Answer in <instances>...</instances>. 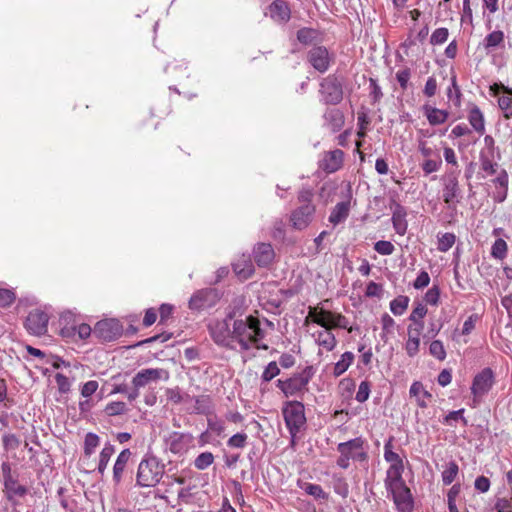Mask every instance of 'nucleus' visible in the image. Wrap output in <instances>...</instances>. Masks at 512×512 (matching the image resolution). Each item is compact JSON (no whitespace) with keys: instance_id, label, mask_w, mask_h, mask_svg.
Instances as JSON below:
<instances>
[{"instance_id":"0eeeda50","label":"nucleus","mask_w":512,"mask_h":512,"mask_svg":"<svg viewBox=\"0 0 512 512\" xmlns=\"http://www.w3.org/2000/svg\"><path fill=\"white\" fill-rule=\"evenodd\" d=\"M320 93L327 104L336 105L343 99L342 83L335 75H329L320 83Z\"/></svg>"},{"instance_id":"ddd939ff","label":"nucleus","mask_w":512,"mask_h":512,"mask_svg":"<svg viewBox=\"0 0 512 512\" xmlns=\"http://www.w3.org/2000/svg\"><path fill=\"white\" fill-rule=\"evenodd\" d=\"M308 62L317 71L324 73L330 65L328 50L323 46H316L309 50L307 55Z\"/></svg>"},{"instance_id":"5701e85b","label":"nucleus","mask_w":512,"mask_h":512,"mask_svg":"<svg viewBox=\"0 0 512 512\" xmlns=\"http://www.w3.org/2000/svg\"><path fill=\"white\" fill-rule=\"evenodd\" d=\"M131 451L129 449H124L120 452L117 457V460L113 467V479L116 483H119L122 479V474L125 470V467L130 459Z\"/></svg>"},{"instance_id":"58836bf2","label":"nucleus","mask_w":512,"mask_h":512,"mask_svg":"<svg viewBox=\"0 0 512 512\" xmlns=\"http://www.w3.org/2000/svg\"><path fill=\"white\" fill-rule=\"evenodd\" d=\"M128 408L122 401L108 403L104 409L107 416H118L127 413Z\"/></svg>"},{"instance_id":"e2e57ef3","label":"nucleus","mask_w":512,"mask_h":512,"mask_svg":"<svg viewBox=\"0 0 512 512\" xmlns=\"http://www.w3.org/2000/svg\"><path fill=\"white\" fill-rule=\"evenodd\" d=\"M418 150L425 159H428L434 155L438 156L434 149L428 146L427 141L422 139L418 140Z\"/></svg>"},{"instance_id":"a19ab883","label":"nucleus","mask_w":512,"mask_h":512,"mask_svg":"<svg viewBox=\"0 0 512 512\" xmlns=\"http://www.w3.org/2000/svg\"><path fill=\"white\" fill-rule=\"evenodd\" d=\"M429 353L440 361L446 358V350L440 340H434L431 342L429 346Z\"/></svg>"},{"instance_id":"2eb2a0df","label":"nucleus","mask_w":512,"mask_h":512,"mask_svg":"<svg viewBox=\"0 0 512 512\" xmlns=\"http://www.w3.org/2000/svg\"><path fill=\"white\" fill-rule=\"evenodd\" d=\"M460 192L458 178L454 172H450L444 182L443 200L446 204L451 205L455 202Z\"/></svg>"},{"instance_id":"c9c22d12","label":"nucleus","mask_w":512,"mask_h":512,"mask_svg":"<svg viewBox=\"0 0 512 512\" xmlns=\"http://www.w3.org/2000/svg\"><path fill=\"white\" fill-rule=\"evenodd\" d=\"M409 297L400 295L390 302V310L394 315H402L408 308Z\"/></svg>"},{"instance_id":"5fc2aeb1","label":"nucleus","mask_w":512,"mask_h":512,"mask_svg":"<svg viewBox=\"0 0 512 512\" xmlns=\"http://www.w3.org/2000/svg\"><path fill=\"white\" fill-rule=\"evenodd\" d=\"M374 249L381 255H391L395 248L390 241L380 240L375 243Z\"/></svg>"},{"instance_id":"6e6d98bb","label":"nucleus","mask_w":512,"mask_h":512,"mask_svg":"<svg viewBox=\"0 0 512 512\" xmlns=\"http://www.w3.org/2000/svg\"><path fill=\"white\" fill-rule=\"evenodd\" d=\"M369 394H370V383L368 381H363L359 385L355 399L358 402L363 403L368 399Z\"/></svg>"},{"instance_id":"c756f323","label":"nucleus","mask_w":512,"mask_h":512,"mask_svg":"<svg viewBox=\"0 0 512 512\" xmlns=\"http://www.w3.org/2000/svg\"><path fill=\"white\" fill-rule=\"evenodd\" d=\"M504 33L500 30H495L489 33L484 39V48L490 52L495 48L503 45Z\"/></svg>"},{"instance_id":"72a5a7b5","label":"nucleus","mask_w":512,"mask_h":512,"mask_svg":"<svg viewBox=\"0 0 512 512\" xmlns=\"http://www.w3.org/2000/svg\"><path fill=\"white\" fill-rule=\"evenodd\" d=\"M354 354L352 352H345L342 354L341 359L335 364L333 374L338 377L342 375L352 364Z\"/></svg>"},{"instance_id":"393cba45","label":"nucleus","mask_w":512,"mask_h":512,"mask_svg":"<svg viewBox=\"0 0 512 512\" xmlns=\"http://www.w3.org/2000/svg\"><path fill=\"white\" fill-rule=\"evenodd\" d=\"M332 316L333 312L324 309L317 310L316 308H311L309 312V317L312 319V321L324 327L325 329H330Z\"/></svg>"},{"instance_id":"0e129e2a","label":"nucleus","mask_w":512,"mask_h":512,"mask_svg":"<svg viewBox=\"0 0 512 512\" xmlns=\"http://www.w3.org/2000/svg\"><path fill=\"white\" fill-rule=\"evenodd\" d=\"M427 314V308L419 303L410 314L409 320L412 322H418V320H422Z\"/></svg>"},{"instance_id":"7ed1b4c3","label":"nucleus","mask_w":512,"mask_h":512,"mask_svg":"<svg viewBox=\"0 0 512 512\" xmlns=\"http://www.w3.org/2000/svg\"><path fill=\"white\" fill-rule=\"evenodd\" d=\"M340 457L337 460L339 467L347 469L350 460L364 461L367 454L363 449V440L361 438H354L348 442L340 443L337 447Z\"/></svg>"},{"instance_id":"f03ea898","label":"nucleus","mask_w":512,"mask_h":512,"mask_svg":"<svg viewBox=\"0 0 512 512\" xmlns=\"http://www.w3.org/2000/svg\"><path fill=\"white\" fill-rule=\"evenodd\" d=\"M314 375L312 366L305 367L300 373L286 380H277V387L286 397L294 396L307 390V385Z\"/></svg>"},{"instance_id":"2f4dec72","label":"nucleus","mask_w":512,"mask_h":512,"mask_svg":"<svg viewBox=\"0 0 512 512\" xmlns=\"http://www.w3.org/2000/svg\"><path fill=\"white\" fill-rule=\"evenodd\" d=\"M412 326L408 327V340L405 344V350L409 357H414L419 352L420 336L412 335Z\"/></svg>"},{"instance_id":"cd10ccee","label":"nucleus","mask_w":512,"mask_h":512,"mask_svg":"<svg viewBox=\"0 0 512 512\" xmlns=\"http://www.w3.org/2000/svg\"><path fill=\"white\" fill-rule=\"evenodd\" d=\"M409 393L411 396H414L416 398L417 404L421 408L427 407V402L425 401V398H431L432 395L426 391L420 382H414L409 390Z\"/></svg>"},{"instance_id":"4d7b16f0","label":"nucleus","mask_w":512,"mask_h":512,"mask_svg":"<svg viewBox=\"0 0 512 512\" xmlns=\"http://www.w3.org/2000/svg\"><path fill=\"white\" fill-rule=\"evenodd\" d=\"M315 38V31L310 28H302L297 32V39L301 43L308 44Z\"/></svg>"},{"instance_id":"69168bd1","label":"nucleus","mask_w":512,"mask_h":512,"mask_svg":"<svg viewBox=\"0 0 512 512\" xmlns=\"http://www.w3.org/2000/svg\"><path fill=\"white\" fill-rule=\"evenodd\" d=\"M98 389V382L95 380H90L86 382L81 389V395L85 398L90 397L92 394L96 392Z\"/></svg>"},{"instance_id":"49530a36","label":"nucleus","mask_w":512,"mask_h":512,"mask_svg":"<svg viewBox=\"0 0 512 512\" xmlns=\"http://www.w3.org/2000/svg\"><path fill=\"white\" fill-rule=\"evenodd\" d=\"M99 444V437L94 433H88L84 441V453L90 456Z\"/></svg>"},{"instance_id":"20e7f679","label":"nucleus","mask_w":512,"mask_h":512,"mask_svg":"<svg viewBox=\"0 0 512 512\" xmlns=\"http://www.w3.org/2000/svg\"><path fill=\"white\" fill-rule=\"evenodd\" d=\"M282 413L292 438L296 437L306 423L304 405L299 401H289L283 407Z\"/></svg>"},{"instance_id":"680f3d73","label":"nucleus","mask_w":512,"mask_h":512,"mask_svg":"<svg viewBox=\"0 0 512 512\" xmlns=\"http://www.w3.org/2000/svg\"><path fill=\"white\" fill-rule=\"evenodd\" d=\"M55 380H56V383H57V386H58V390L60 393H67L69 392L70 390V382H69V379L64 376L63 374L61 373H57L55 375Z\"/></svg>"},{"instance_id":"412c9836","label":"nucleus","mask_w":512,"mask_h":512,"mask_svg":"<svg viewBox=\"0 0 512 512\" xmlns=\"http://www.w3.org/2000/svg\"><path fill=\"white\" fill-rule=\"evenodd\" d=\"M403 470V463L390 465L387 471V477L385 481L387 488L395 487L405 483L402 478Z\"/></svg>"},{"instance_id":"3c124183","label":"nucleus","mask_w":512,"mask_h":512,"mask_svg":"<svg viewBox=\"0 0 512 512\" xmlns=\"http://www.w3.org/2000/svg\"><path fill=\"white\" fill-rule=\"evenodd\" d=\"M211 409V400L208 396H199L195 399V410L197 413L206 414Z\"/></svg>"},{"instance_id":"774afa93","label":"nucleus","mask_w":512,"mask_h":512,"mask_svg":"<svg viewBox=\"0 0 512 512\" xmlns=\"http://www.w3.org/2000/svg\"><path fill=\"white\" fill-rule=\"evenodd\" d=\"M246 439V434L237 433L228 440V445L231 447L242 448L245 445Z\"/></svg>"},{"instance_id":"603ef678","label":"nucleus","mask_w":512,"mask_h":512,"mask_svg":"<svg viewBox=\"0 0 512 512\" xmlns=\"http://www.w3.org/2000/svg\"><path fill=\"white\" fill-rule=\"evenodd\" d=\"M448 35L449 32L447 28H438L432 33L430 37V43L432 45L442 44L447 40Z\"/></svg>"},{"instance_id":"052dcab7","label":"nucleus","mask_w":512,"mask_h":512,"mask_svg":"<svg viewBox=\"0 0 512 512\" xmlns=\"http://www.w3.org/2000/svg\"><path fill=\"white\" fill-rule=\"evenodd\" d=\"M494 508L497 512H512V499L498 498Z\"/></svg>"},{"instance_id":"39448f33","label":"nucleus","mask_w":512,"mask_h":512,"mask_svg":"<svg viewBox=\"0 0 512 512\" xmlns=\"http://www.w3.org/2000/svg\"><path fill=\"white\" fill-rule=\"evenodd\" d=\"M494 384L495 374L489 367L482 369L474 376L471 385L474 407H476L482 401V398L489 393Z\"/></svg>"},{"instance_id":"de8ad7c7","label":"nucleus","mask_w":512,"mask_h":512,"mask_svg":"<svg viewBox=\"0 0 512 512\" xmlns=\"http://www.w3.org/2000/svg\"><path fill=\"white\" fill-rule=\"evenodd\" d=\"M328 119L330 120L331 129L333 132L340 130L344 124L343 114L339 110L331 111L328 114Z\"/></svg>"},{"instance_id":"473e14b6","label":"nucleus","mask_w":512,"mask_h":512,"mask_svg":"<svg viewBox=\"0 0 512 512\" xmlns=\"http://www.w3.org/2000/svg\"><path fill=\"white\" fill-rule=\"evenodd\" d=\"M349 206L347 203H338L329 216V221L338 224L348 216Z\"/></svg>"},{"instance_id":"f8f14e48","label":"nucleus","mask_w":512,"mask_h":512,"mask_svg":"<svg viewBox=\"0 0 512 512\" xmlns=\"http://www.w3.org/2000/svg\"><path fill=\"white\" fill-rule=\"evenodd\" d=\"M388 490L392 493L394 503L399 512H412L413 498L410 489L405 483L395 487H390Z\"/></svg>"},{"instance_id":"b1692460","label":"nucleus","mask_w":512,"mask_h":512,"mask_svg":"<svg viewBox=\"0 0 512 512\" xmlns=\"http://www.w3.org/2000/svg\"><path fill=\"white\" fill-rule=\"evenodd\" d=\"M425 115L431 125L443 124L448 118V112L429 105L423 107Z\"/></svg>"},{"instance_id":"6ab92c4d","label":"nucleus","mask_w":512,"mask_h":512,"mask_svg":"<svg viewBox=\"0 0 512 512\" xmlns=\"http://www.w3.org/2000/svg\"><path fill=\"white\" fill-rule=\"evenodd\" d=\"M391 209L393 210L392 222L394 229L398 234L404 235L407 230V222L405 220L406 210L403 206L396 202L393 203Z\"/></svg>"},{"instance_id":"c85d7f7f","label":"nucleus","mask_w":512,"mask_h":512,"mask_svg":"<svg viewBox=\"0 0 512 512\" xmlns=\"http://www.w3.org/2000/svg\"><path fill=\"white\" fill-rule=\"evenodd\" d=\"M233 270L242 279H248L254 272L251 261L244 257L233 264Z\"/></svg>"},{"instance_id":"f257e3e1","label":"nucleus","mask_w":512,"mask_h":512,"mask_svg":"<svg viewBox=\"0 0 512 512\" xmlns=\"http://www.w3.org/2000/svg\"><path fill=\"white\" fill-rule=\"evenodd\" d=\"M164 475V465L155 457L144 458L138 466L136 480L141 487L156 486Z\"/></svg>"},{"instance_id":"a878e982","label":"nucleus","mask_w":512,"mask_h":512,"mask_svg":"<svg viewBox=\"0 0 512 512\" xmlns=\"http://www.w3.org/2000/svg\"><path fill=\"white\" fill-rule=\"evenodd\" d=\"M468 120L471 126L474 128L476 132L479 134H483L485 131V121L484 116L479 107L473 106L468 115Z\"/></svg>"},{"instance_id":"6e6552de","label":"nucleus","mask_w":512,"mask_h":512,"mask_svg":"<svg viewBox=\"0 0 512 512\" xmlns=\"http://www.w3.org/2000/svg\"><path fill=\"white\" fill-rule=\"evenodd\" d=\"M93 334L104 342H111L121 336L122 326L114 319L101 320L95 325Z\"/></svg>"},{"instance_id":"9b49d317","label":"nucleus","mask_w":512,"mask_h":512,"mask_svg":"<svg viewBox=\"0 0 512 512\" xmlns=\"http://www.w3.org/2000/svg\"><path fill=\"white\" fill-rule=\"evenodd\" d=\"M48 321L49 317L46 313L34 310L28 314L25 327L30 334L41 336L47 332Z\"/></svg>"},{"instance_id":"bf43d9fd","label":"nucleus","mask_w":512,"mask_h":512,"mask_svg":"<svg viewBox=\"0 0 512 512\" xmlns=\"http://www.w3.org/2000/svg\"><path fill=\"white\" fill-rule=\"evenodd\" d=\"M481 169L488 174H495L497 171V163L492 162L488 157L481 154L480 156Z\"/></svg>"},{"instance_id":"ea45409f","label":"nucleus","mask_w":512,"mask_h":512,"mask_svg":"<svg viewBox=\"0 0 512 512\" xmlns=\"http://www.w3.org/2000/svg\"><path fill=\"white\" fill-rule=\"evenodd\" d=\"M302 488L304 491L313 496L316 499H327L328 495L322 489V487L318 484L305 483Z\"/></svg>"},{"instance_id":"4c0bfd02","label":"nucleus","mask_w":512,"mask_h":512,"mask_svg":"<svg viewBox=\"0 0 512 512\" xmlns=\"http://www.w3.org/2000/svg\"><path fill=\"white\" fill-rule=\"evenodd\" d=\"M508 246L504 239L498 238L492 245L491 256L498 260H503L507 256Z\"/></svg>"},{"instance_id":"79ce46f5","label":"nucleus","mask_w":512,"mask_h":512,"mask_svg":"<svg viewBox=\"0 0 512 512\" xmlns=\"http://www.w3.org/2000/svg\"><path fill=\"white\" fill-rule=\"evenodd\" d=\"M458 465L450 462L447 468L442 472V480L445 485L451 484L458 474Z\"/></svg>"},{"instance_id":"8fccbe9b","label":"nucleus","mask_w":512,"mask_h":512,"mask_svg":"<svg viewBox=\"0 0 512 512\" xmlns=\"http://www.w3.org/2000/svg\"><path fill=\"white\" fill-rule=\"evenodd\" d=\"M280 369L275 361L270 362L262 373L261 379L263 382H269L274 377L279 375Z\"/></svg>"},{"instance_id":"4be33fe9","label":"nucleus","mask_w":512,"mask_h":512,"mask_svg":"<svg viewBox=\"0 0 512 512\" xmlns=\"http://www.w3.org/2000/svg\"><path fill=\"white\" fill-rule=\"evenodd\" d=\"M213 294L212 290H200L196 292L189 301V307L195 310H201L211 306L209 298Z\"/></svg>"},{"instance_id":"13d9d810","label":"nucleus","mask_w":512,"mask_h":512,"mask_svg":"<svg viewBox=\"0 0 512 512\" xmlns=\"http://www.w3.org/2000/svg\"><path fill=\"white\" fill-rule=\"evenodd\" d=\"M463 413H464V409H460L457 411H451L444 417L443 423L446 425H449V426H453L452 421H457V420L461 419L464 422V424H466L467 421L463 417Z\"/></svg>"},{"instance_id":"a18cd8bd","label":"nucleus","mask_w":512,"mask_h":512,"mask_svg":"<svg viewBox=\"0 0 512 512\" xmlns=\"http://www.w3.org/2000/svg\"><path fill=\"white\" fill-rule=\"evenodd\" d=\"M384 458L390 465L403 463L401 457L392 451V440L390 439L384 445Z\"/></svg>"},{"instance_id":"338daca9","label":"nucleus","mask_w":512,"mask_h":512,"mask_svg":"<svg viewBox=\"0 0 512 512\" xmlns=\"http://www.w3.org/2000/svg\"><path fill=\"white\" fill-rule=\"evenodd\" d=\"M430 276L426 271H421L413 283L414 288L422 289L429 285Z\"/></svg>"},{"instance_id":"a211bd4d","label":"nucleus","mask_w":512,"mask_h":512,"mask_svg":"<svg viewBox=\"0 0 512 512\" xmlns=\"http://www.w3.org/2000/svg\"><path fill=\"white\" fill-rule=\"evenodd\" d=\"M192 441V436L183 433L174 432L169 439V450L174 453L185 451Z\"/></svg>"},{"instance_id":"e433bc0d","label":"nucleus","mask_w":512,"mask_h":512,"mask_svg":"<svg viewBox=\"0 0 512 512\" xmlns=\"http://www.w3.org/2000/svg\"><path fill=\"white\" fill-rule=\"evenodd\" d=\"M114 446L111 444H106L102 451L100 452L99 457V464H98V472L100 474H103L105 469L107 468V465L109 463V460L111 456L114 454Z\"/></svg>"},{"instance_id":"09e8293b","label":"nucleus","mask_w":512,"mask_h":512,"mask_svg":"<svg viewBox=\"0 0 512 512\" xmlns=\"http://www.w3.org/2000/svg\"><path fill=\"white\" fill-rule=\"evenodd\" d=\"M455 235L452 233H445L438 239V250L441 252L448 251L455 243Z\"/></svg>"},{"instance_id":"bb28decb","label":"nucleus","mask_w":512,"mask_h":512,"mask_svg":"<svg viewBox=\"0 0 512 512\" xmlns=\"http://www.w3.org/2000/svg\"><path fill=\"white\" fill-rule=\"evenodd\" d=\"M231 331H232V344H234V341L237 339L247 338V336L251 332L249 316L246 318L245 321L235 320L233 323V330H231Z\"/></svg>"},{"instance_id":"9d476101","label":"nucleus","mask_w":512,"mask_h":512,"mask_svg":"<svg viewBox=\"0 0 512 512\" xmlns=\"http://www.w3.org/2000/svg\"><path fill=\"white\" fill-rule=\"evenodd\" d=\"M490 91L493 96H499L498 106L503 111L504 117L510 119L512 117V89L502 83H494L490 86Z\"/></svg>"},{"instance_id":"4468645a","label":"nucleus","mask_w":512,"mask_h":512,"mask_svg":"<svg viewBox=\"0 0 512 512\" xmlns=\"http://www.w3.org/2000/svg\"><path fill=\"white\" fill-rule=\"evenodd\" d=\"M315 206L312 204L300 205L291 214V222L295 229L302 230L312 221Z\"/></svg>"},{"instance_id":"dca6fc26","label":"nucleus","mask_w":512,"mask_h":512,"mask_svg":"<svg viewBox=\"0 0 512 512\" xmlns=\"http://www.w3.org/2000/svg\"><path fill=\"white\" fill-rule=\"evenodd\" d=\"M343 157L344 153L340 149L328 152L322 161V169L327 173L336 172L342 167Z\"/></svg>"},{"instance_id":"f3484780","label":"nucleus","mask_w":512,"mask_h":512,"mask_svg":"<svg viewBox=\"0 0 512 512\" xmlns=\"http://www.w3.org/2000/svg\"><path fill=\"white\" fill-rule=\"evenodd\" d=\"M274 256L271 244L259 243L254 249V259L260 267L268 266L273 261Z\"/></svg>"},{"instance_id":"f704fd0d","label":"nucleus","mask_w":512,"mask_h":512,"mask_svg":"<svg viewBox=\"0 0 512 512\" xmlns=\"http://www.w3.org/2000/svg\"><path fill=\"white\" fill-rule=\"evenodd\" d=\"M251 332L249 333V339L253 344H257L258 341L264 338V331L260 327V321L258 318L250 315L249 316Z\"/></svg>"},{"instance_id":"37998d69","label":"nucleus","mask_w":512,"mask_h":512,"mask_svg":"<svg viewBox=\"0 0 512 512\" xmlns=\"http://www.w3.org/2000/svg\"><path fill=\"white\" fill-rule=\"evenodd\" d=\"M441 165H442V160L438 156L437 159H431V158L425 159L424 162L421 164V168H422L423 172L425 173V175H429L433 172L438 171L440 169Z\"/></svg>"},{"instance_id":"423d86ee","label":"nucleus","mask_w":512,"mask_h":512,"mask_svg":"<svg viewBox=\"0 0 512 512\" xmlns=\"http://www.w3.org/2000/svg\"><path fill=\"white\" fill-rule=\"evenodd\" d=\"M232 319V314H229L227 319L212 320L208 324V330L213 341L222 347L234 349L232 344V331L230 329L229 320Z\"/></svg>"},{"instance_id":"864d4df0","label":"nucleus","mask_w":512,"mask_h":512,"mask_svg":"<svg viewBox=\"0 0 512 512\" xmlns=\"http://www.w3.org/2000/svg\"><path fill=\"white\" fill-rule=\"evenodd\" d=\"M15 293L9 289H0V307L6 308L15 301Z\"/></svg>"},{"instance_id":"7c9ffc66","label":"nucleus","mask_w":512,"mask_h":512,"mask_svg":"<svg viewBox=\"0 0 512 512\" xmlns=\"http://www.w3.org/2000/svg\"><path fill=\"white\" fill-rule=\"evenodd\" d=\"M330 329H325L323 331L318 332L317 334V343L324 347L327 351H331L334 349L336 345V339L333 333L329 331Z\"/></svg>"},{"instance_id":"c03bdc74","label":"nucleus","mask_w":512,"mask_h":512,"mask_svg":"<svg viewBox=\"0 0 512 512\" xmlns=\"http://www.w3.org/2000/svg\"><path fill=\"white\" fill-rule=\"evenodd\" d=\"M214 461V456L211 452H203L195 459V467L199 470H204L209 467Z\"/></svg>"},{"instance_id":"1a4fd4ad","label":"nucleus","mask_w":512,"mask_h":512,"mask_svg":"<svg viewBox=\"0 0 512 512\" xmlns=\"http://www.w3.org/2000/svg\"><path fill=\"white\" fill-rule=\"evenodd\" d=\"M169 374L164 369L147 368L139 371L132 379L133 387L144 388L147 385L157 382L161 379L167 380Z\"/></svg>"},{"instance_id":"aec40b11","label":"nucleus","mask_w":512,"mask_h":512,"mask_svg":"<svg viewBox=\"0 0 512 512\" xmlns=\"http://www.w3.org/2000/svg\"><path fill=\"white\" fill-rule=\"evenodd\" d=\"M270 15L277 21L287 22L290 19V9L283 0H275L269 6Z\"/></svg>"}]
</instances>
